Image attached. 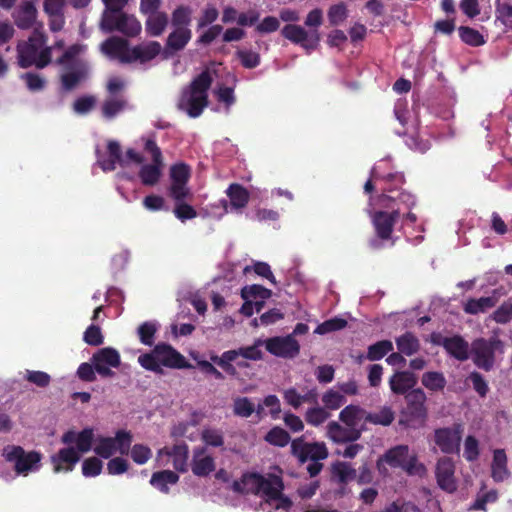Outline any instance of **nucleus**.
<instances>
[{"label": "nucleus", "mask_w": 512, "mask_h": 512, "mask_svg": "<svg viewBox=\"0 0 512 512\" xmlns=\"http://www.w3.org/2000/svg\"><path fill=\"white\" fill-rule=\"evenodd\" d=\"M390 159H382L371 169V177L375 181L383 183L382 193L377 198V203L382 204V198L391 197L392 206H400L411 210L416 204V198L410 192L402 189L406 179L402 172H387Z\"/></svg>", "instance_id": "1"}, {"label": "nucleus", "mask_w": 512, "mask_h": 512, "mask_svg": "<svg viewBox=\"0 0 512 512\" xmlns=\"http://www.w3.org/2000/svg\"><path fill=\"white\" fill-rule=\"evenodd\" d=\"M213 83V78L208 69L203 70L191 83L182 89L177 108L184 111L191 118L199 117L208 106V91Z\"/></svg>", "instance_id": "2"}, {"label": "nucleus", "mask_w": 512, "mask_h": 512, "mask_svg": "<svg viewBox=\"0 0 512 512\" xmlns=\"http://www.w3.org/2000/svg\"><path fill=\"white\" fill-rule=\"evenodd\" d=\"M139 364L146 370L162 374V366L183 369L189 366L185 357L167 343H158L149 353L138 357Z\"/></svg>", "instance_id": "3"}, {"label": "nucleus", "mask_w": 512, "mask_h": 512, "mask_svg": "<svg viewBox=\"0 0 512 512\" xmlns=\"http://www.w3.org/2000/svg\"><path fill=\"white\" fill-rule=\"evenodd\" d=\"M391 197L382 198V204H378L382 210L372 213L371 222L376 235L375 239H371L369 245L373 249L381 248L380 241H389L392 239L394 226L400 218V213L403 207L392 206Z\"/></svg>", "instance_id": "4"}, {"label": "nucleus", "mask_w": 512, "mask_h": 512, "mask_svg": "<svg viewBox=\"0 0 512 512\" xmlns=\"http://www.w3.org/2000/svg\"><path fill=\"white\" fill-rule=\"evenodd\" d=\"M291 454L298 459L300 463L311 460L307 466L310 477H316L322 470L323 464L319 461L328 457V450L323 442L307 443L304 437H298L291 442Z\"/></svg>", "instance_id": "5"}, {"label": "nucleus", "mask_w": 512, "mask_h": 512, "mask_svg": "<svg viewBox=\"0 0 512 512\" xmlns=\"http://www.w3.org/2000/svg\"><path fill=\"white\" fill-rule=\"evenodd\" d=\"M426 399L425 392L420 388L407 393L406 407L401 412L399 424L411 428L423 426L427 419Z\"/></svg>", "instance_id": "6"}, {"label": "nucleus", "mask_w": 512, "mask_h": 512, "mask_svg": "<svg viewBox=\"0 0 512 512\" xmlns=\"http://www.w3.org/2000/svg\"><path fill=\"white\" fill-rule=\"evenodd\" d=\"M504 344L498 336L488 339L478 338L472 343V360L474 364L485 371H490L495 363V353L503 352Z\"/></svg>", "instance_id": "7"}, {"label": "nucleus", "mask_w": 512, "mask_h": 512, "mask_svg": "<svg viewBox=\"0 0 512 512\" xmlns=\"http://www.w3.org/2000/svg\"><path fill=\"white\" fill-rule=\"evenodd\" d=\"M6 462L14 464V470L19 475H27L40 466L42 454L37 451L26 452L18 445H7L2 450Z\"/></svg>", "instance_id": "8"}, {"label": "nucleus", "mask_w": 512, "mask_h": 512, "mask_svg": "<svg viewBox=\"0 0 512 512\" xmlns=\"http://www.w3.org/2000/svg\"><path fill=\"white\" fill-rule=\"evenodd\" d=\"M144 149L151 154L152 163L143 165L139 170V178L143 185H156L161 176L164 167L162 151L156 141L149 138L145 141Z\"/></svg>", "instance_id": "9"}, {"label": "nucleus", "mask_w": 512, "mask_h": 512, "mask_svg": "<svg viewBox=\"0 0 512 512\" xmlns=\"http://www.w3.org/2000/svg\"><path fill=\"white\" fill-rule=\"evenodd\" d=\"M101 28L108 33L118 31L128 37H134L140 33L141 24L134 16L124 12L103 13Z\"/></svg>", "instance_id": "10"}, {"label": "nucleus", "mask_w": 512, "mask_h": 512, "mask_svg": "<svg viewBox=\"0 0 512 512\" xmlns=\"http://www.w3.org/2000/svg\"><path fill=\"white\" fill-rule=\"evenodd\" d=\"M281 35L293 44L300 45L307 50L317 48L321 40L318 30L307 31L304 27L297 24H286L281 30Z\"/></svg>", "instance_id": "11"}, {"label": "nucleus", "mask_w": 512, "mask_h": 512, "mask_svg": "<svg viewBox=\"0 0 512 512\" xmlns=\"http://www.w3.org/2000/svg\"><path fill=\"white\" fill-rule=\"evenodd\" d=\"M264 344L270 354L281 358L292 359L300 352V344L293 335L271 337Z\"/></svg>", "instance_id": "12"}, {"label": "nucleus", "mask_w": 512, "mask_h": 512, "mask_svg": "<svg viewBox=\"0 0 512 512\" xmlns=\"http://www.w3.org/2000/svg\"><path fill=\"white\" fill-rule=\"evenodd\" d=\"M91 362L96 372L102 377H113L115 373L111 368H118L121 364L119 352L112 347L101 348L96 351Z\"/></svg>", "instance_id": "13"}, {"label": "nucleus", "mask_w": 512, "mask_h": 512, "mask_svg": "<svg viewBox=\"0 0 512 512\" xmlns=\"http://www.w3.org/2000/svg\"><path fill=\"white\" fill-rule=\"evenodd\" d=\"M45 44V36L43 34H33L27 42L17 46L18 63L22 68L33 66L36 62L38 51Z\"/></svg>", "instance_id": "14"}, {"label": "nucleus", "mask_w": 512, "mask_h": 512, "mask_svg": "<svg viewBox=\"0 0 512 512\" xmlns=\"http://www.w3.org/2000/svg\"><path fill=\"white\" fill-rule=\"evenodd\" d=\"M455 465L451 458L442 457L436 464V479L438 486L448 492L453 493L457 490V482L454 476Z\"/></svg>", "instance_id": "15"}, {"label": "nucleus", "mask_w": 512, "mask_h": 512, "mask_svg": "<svg viewBox=\"0 0 512 512\" xmlns=\"http://www.w3.org/2000/svg\"><path fill=\"white\" fill-rule=\"evenodd\" d=\"M192 38V31L189 27H178L167 37L162 56L164 59L173 57L177 52L183 50Z\"/></svg>", "instance_id": "16"}, {"label": "nucleus", "mask_w": 512, "mask_h": 512, "mask_svg": "<svg viewBox=\"0 0 512 512\" xmlns=\"http://www.w3.org/2000/svg\"><path fill=\"white\" fill-rule=\"evenodd\" d=\"M434 441L443 453H454L459 449L461 441V428H439L435 430Z\"/></svg>", "instance_id": "17"}, {"label": "nucleus", "mask_w": 512, "mask_h": 512, "mask_svg": "<svg viewBox=\"0 0 512 512\" xmlns=\"http://www.w3.org/2000/svg\"><path fill=\"white\" fill-rule=\"evenodd\" d=\"M365 426L360 428L344 427L336 421H331L327 425V435L334 443H352L361 438L362 432L365 431Z\"/></svg>", "instance_id": "18"}, {"label": "nucleus", "mask_w": 512, "mask_h": 512, "mask_svg": "<svg viewBox=\"0 0 512 512\" xmlns=\"http://www.w3.org/2000/svg\"><path fill=\"white\" fill-rule=\"evenodd\" d=\"M129 43L120 37H110L101 44V51L112 59H118L121 63H129Z\"/></svg>", "instance_id": "19"}, {"label": "nucleus", "mask_w": 512, "mask_h": 512, "mask_svg": "<svg viewBox=\"0 0 512 512\" xmlns=\"http://www.w3.org/2000/svg\"><path fill=\"white\" fill-rule=\"evenodd\" d=\"M80 460V454L74 447H65L51 456L53 470L59 472H71Z\"/></svg>", "instance_id": "20"}, {"label": "nucleus", "mask_w": 512, "mask_h": 512, "mask_svg": "<svg viewBox=\"0 0 512 512\" xmlns=\"http://www.w3.org/2000/svg\"><path fill=\"white\" fill-rule=\"evenodd\" d=\"M70 69L61 75V85L66 91L74 90L88 74L87 64L81 60L74 61Z\"/></svg>", "instance_id": "21"}, {"label": "nucleus", "mask_w": 512, "mask_h": 512, "mask_svg": "<svg viewBox=\"0 0 512 512\" xmlns=\"http://www.w3.org/2000/svg\"><path fill=\"white\" fill-rule=\"evenodd\" d=\"M368 412L359 405H347L339 413V420L350 428H360L367 423Z\"/></svg>", "instance_id": "22"}, {"label": "nucleus", "mask_w": 512, "mask_h": 512, "mask_svg": "<svg viewBox=\"0 0 512 512\" xmlns=\"http://www.w3.org/2000/svg\"><path fill=\"white\" fill-rule=\"evenodd\" d=\"M191 470L198 477L208 476L215 470L214 458L205 455V448L194 449Z\"/></svg>", "instance_id": "23"}, {"label": "nucleus", "mask_w": 512, "mask_h": 512, "mask_svg": "<svg viewBox=\"0 0 512 512\" xmlns=\"http://www.w3.org/2000/svg\"><path fill=\"white\" fill-rule=\"evenodd\" d=\"M409 447L407 445H396L388 449L377 461L378 470L382 471V463L388 464L392 468H401L404 461L407 460Z\"/></svg>", "instance_id": "24"}, {"label": "nucleus", "mask_w": 512, "mask_h": 512, "mask_svg": "<svg viewBox=\"0 0 512 512\" xmlns=\"http://www.w3.org/2000/svg\"><path fill=\"white\" fill-rule=\"evenodd\" d=\"M416 378L409 371H397L389 379L391 391L397 395H406L416 384Z\"/></svg>", "instance_id": "25"}, {"label": "nucleus", "mask_w": 512, "mask_h": 512, "mask_svg": "<svg viewBox=\"0 0 512 512\" xmlns=\"http://www.w3.org/2000/svg\"><path fill=\"white\" fill-rule=\"evenodd\" d=\"M258 481H260V495L265 497L267 501L278 498L280 491L284 490L283 479L276 474L270 473L267 477L258 478Z\"/></svg>", "instance_id": "26"}, {"label": "nucleus", "mask_w": 512, "mask_h": 512, "mask_svg": "<svg viewBox=\"0 0 512 512\" xmlns=\"http://www.w3.org/2000/svg\"><path fill=\"white\" fill-rule=\"evenodd\" d=\"M161 52V45L157 41H151L144 45H136L130 49L129 63L139 61L146 63L153 60Z\"/></svg>", "instance_id": "27"}, {"label": "nucleus", "mask_w": 512, "mask_h": 512, "mask_svg": "<svg viewBox=\"0 0 512 512\" xmlns=\"http://www.w3.org/2000/svg\"><path fill=\"white\" fill-rule=\"evenodd\" d=\"M13 17L18 28L29 29L36 21L37 9L32 1H25L14 12Z\"/></svg>", "instance_id": "28"}, {"label": "nucleus", "mask_w": 512, "mask_h": 512, "mask_svg": "<svg viewBox=\"0 0 512 512\" xmlns=\"http://www.w3.org/2000/svg\"><path fill=\"white\" fill-rule=\"evenodd\" d=\"M444 349L451 357L458 361H466L469 358V344L460 335L448 337L445 341Z\"/></svg>", "instance_id": "29"}, {"label": "nucleus", "mask_w": 512, "mask_h": 512, "mask_svg": "<svg viewBox=\"0 0 512 512\" xmlns=\"http://www.w3.org/2000/svg\"><path fill=\"white\" fill-rule=\"evenodd\" d=\"M107 150L109 157L107 159L98 160V164L103 171L109 172L115 170L116 164L121 166L125 165V161L122 157L121 147L117 141L110 140L107 144Z\"/></svg>", "instance_id": "30"}, {"label": "nucleus", "mask_w": 512, "mask_h": 512, "mask_svg": "<svg viewBox=\"0 0 512 512\" xmlns=\"http://www.w3.org/2000/svg\"><path fill=\"white\" fill-rule=\"evenodd\" d=\"M168 25V16L165 12H156L147 15L145 29L150 36H160Z\"/></svg>", "instance_id": "31"}, {"label": "nucleus", "mask_w": 512, "mask_h": 512, "mask_svg": "<svg viewBox=\"0 0 512 512\" xmlns=\"http://www.w3.org/2000/svg\"><path fill=\"white\" fill-rule=\"evenodd\" d=\"M395 343L398 351L403 353L405 356H412L421 348L419 339L410 331L396 337Z\"/></svg>", "instance_id": "32"}, {"label": "nucleus", "mask_w": 512, "mask_h": 512, "mask_svg": "<svg viewBox=\"0 0 512 512\" xmlns=\"http://www.w3.org/2000/svg\"><path fill=\"white\" fill-rule=\"evenodd\" d=\"M226 193L230 199L231 207L235 210L246 207L250 199L248 190L238 183L229 185Z\"/></svg>", "instance_id": "33"}, {"label": "nucleus", "mask_w": 512, "mask_h": 512, "mask_svg": "<svg viewBox=\"0 0 512 512\" xmlns=\"http://www.w3.org/2000/svg\"><path fill=\"white\" fill-rule=\"evenodd\" d=\"M179 481V475L171 470L158 471L152 474L150 484L162 493H168V484H176Z\"/></svg>", "instance_id": "34"}, {"label": "nucleus", "mask_w": 512, "mask_h": 512, "mask_svg": "<svg viewBox=\"0 0 512 512\" xmlns=\"http://www.w3.org/2000/svg\"><path fill=\"white\" fill-rule=\"evenodd\" d=\"M509 476L507 469V456L503 449H497L493 454L492 477L496 482H501Z\"/></svg>", "instance_id": "35"}, {"label": "nucleus", "mask_w": 512, "mask_h": 512, "mask_svg": "<svg viewBox=\"0 0 512 512\" xmlns=\"http://www.w3.org/2000/svg\"><path fill=\"white\" fill-rule=\"evenodd\" d=\"M496 305V299L494 297H480L478 299L470 298L464 305V311L470 315H477L484 313L487 310L493 308Z\"/></svg>", "instance_id": "36"}, {"label": "nucleus", "mask_w": 512, "mask_h": 512, "mask_svg": "<svg viewBox=\"0 0 512 512\" xmlns=\"http://www.w3.org/2000/svg\"><path fill=\"white\" fill-rule=\"evenodd\" d=\"M395 419V412L389 406H383L379 411L368 412L367 423L373 425L389 426Z\"/></svg>", "instance_id": "37"}, {"label": "nucleus", "mask_w": 512, "mask_h": 512, "mask_svg": "<svg viewBox=\"0 0 512 512\" xmlns=\"http://www.w3.org/2000/svg\"><path fill=\"white\" fill-rule=\"evenodd\" d=\"M173 458V466L180 472H185L188 459V446L185 443L177 444L167 452Z\"/></svg>", "instance_id": "38"}, {"label": "nucleus", "mask_w": 512, "mask_h": 512, "mask_svg": "<svg viewBox=\"0 0 512 512\" xmlns=\"http://www.w3.org/2000/svg\"><path fill=\"white\" fill-rule=\"evenodd\" d=\"M393 348V343L390 340L378 341L368 347L366 358L369 361L380 360L392 352Z\"/></svg>", "instance_id": "39"}, {"label": "nucleus", "mask_w": 512, "mask_h": 512, "mask_svg": "<svg viewBox=\"0 0 512 512\" xmlns=\"http://www.w3.org/2000/svg\"><path fill=\"white\" fill-rule=\"evenodd\" d=\"M333 478L341 484H346L356 477V470L347 462H337L331 468Z\"/></svg>", "instance_id": "40"}, {"label": "nucleus", "mask_w": 512, "mask_h": 512, "mask_svg": "<svg viewBox=\"0 0 512 512\" xmlns=\"http://www.w3.org/2000/svg\"><path fill=\"white\" fill-rule=\"evenodd\" d=\"M237 359V354L234 351H225L222 355L211 356V361L221 367L228 375L235 376L237 374L236 367L232 362Z\"/></svg>", "instance_id": "41"}, {"label": "nucleus", "mask_w": 512, "mask_h": 512, "mask_svg": "<svg viewBox=\"0 0 512 512\" xmlns=\"http://www.w3.org/2000/svg\"><path fill=\"white\" fill-rule=\"evenodd\" d=\"M264 440L277 447H285L292 442L289 433L279 426L271 428L265 435Z\"/></svg>", "instance_id": "42"}, {"label": "nucleus", "mask_w": 512, "mask_h": 512, "mask_svg": "<svg viewBox=\"0 0 512 512\" xmlns=\"http://www.w3.org/2000/svg\"><path fill=\"white\" fill-rule=\"evenodd\" d=\"M460 39L467 45L478 47L485 44L483 35L476 29L469 26H460L458 28Z\"/></svg>", "instance_id": "43"}, {"label": "nucleus", "mask_w": 512, "mask_h": 512, "mask_svg": "<svg viewBox=\"0 0 512 512\" xmlns=\"http://www.w3.org/2000/svg\"><path fill=\"white\" fill-rule=\"evenodd\" d=\"M255 411V405L248 397H236L233 400V414L241 418H249Z\"/></svg>", "instance_id": "44"}, {"label": "nucleus", "mask_w": 512, "mask_h": 512, "mask_svg": "<svg viewBox=\"0 0 512 512\" xmlns=\"http://www.w3.org/2000/svg\"><path fill=\"white\" fill-rule=\"evenodd\" d=\"M304 417L308 424L317 427L323 424L330 417V413L324 406L320 407L316 405L315 407L308 408Z\"/></svg>", "instance_id": "45"}, {"label": "nucleus", "mask_w": 512, "mask_h": 512, "mask_svg": "<svg viewBox=\"0 0 512 512\" xmlns=\"http://www.w3.org/2000/svg\"><path fill=\"white\" fill-rule=\"evenodd\" d=\"M272 295V291L265 288L262 285L253 284L248 285L242 288L241 290V297L244 300H251V299H262L266 300L269 299Z\"/></svg>", "instance_id": "46"}, {"label": "nucleus", "mask_w": 512, "mask_h": 512, "mask_svg": "<svg viewBox=\"0 0 512 512\" xmlns=\"http://www.w3.org/2000/svg\"><path fill=\"white\" fill-rule=\"evenodd\" d=\"M192 9L189 6L180 5L172 12L171 23L174 28L188 27L191 23Z\"/></svg>", "instance_id": "47"}, {"label": "nucleus", "mask_w": 512, "mask_h": 512, "mask_svg": "<svg viewBox=\"0 0 512 512\" xmlns=\"http://www.w3.org/2000/svg\"><path fill=\"white\" fill-rule=\"evenodd\" d=\"M94 452L101 458L109 459L116 453V446L112 437L100 436L97 439V443L94 447Z\"/></svg>", "instance_id": "48"}, {"label": "nucleus", "mask_w": 512, "mask_h": 512, "mask_svg": "<svg viewBox=\"0 0 512 512\" xmlns=\"http://www.w3.org/2000/svg\"><path fill=\"white\" fill-rule=\"evenodd\" d=\"M322 402L327 410H337L346 403V398L341 392L329 389L322 395Z\"/></svg>", "instance_id": "49"}, {"label": "nucleus", "mask_w": 512, "mask_h": 512, "mask_svg": "<svg viewBox=\"0 0 512 512\" xmlns=\"http://www.w3.org/2000/svg\"><path fill=\"white\" fill-rule=\"evenodd\" d=\"M422 384L431 391H440L444 389L446 380L440 372H426L422 376Z\"/></svg>", "instance_id": "50"}, {"label": "nucleus", "mask_w": 512, "mask_h": 512, "mask_svg": "<svg viewBox=\"0 0 512 512\" xmlns=\"http://www.w3.org/2000/svg\"><path fill=\"white\" fill-rule=\"evenodd\" d=\"M94 441V430L93 428H84L82 431L77 433L76 439V450L78 453H87L91 450Z\"/></svg>", "instance_id": "51"}, {"label": "nucleus", "mask_w": 512, "mask_h": 512, "mask_svg": "<svg viewBox=\"0 0 512 512\" xmlns=\"http://www.w3.org/2000/svg\"><path fill=\"white\" fill-rule=\"evenodd\" d=\"M495 15L505 26L512 24V1L495 0Z\"/></svg>", "instance_id": "52"}, {"label": "nucleus", "mask_w": 512, "mask_h": 512, "mask_svg": "<svg viewBox=\"0 0 512 512\" xmlns=\"http://www.w3.org/2000/svg\"><path fill=\"white\" fill-rule=\"evenodd\" d=\"M156 332L157 326L151 321L142 323L137 329L140 342L147 346H152L154 344Z\"/></svg>", "instance_id": "53"}, {"label": "nucleus", "mask_w": 512, "mask_h": 512, "mask_svg": "<svg viewBox=\"0 0 512 512\" xmlns=\"http://www.w3.org/2000/svg\"><path fill=\"white\" fill-rule=\"evenodd\" d=\"M171 183L187 184L190 179V167L185 163H177L170 167Z\"/></svg>", "instance_id": "54"}, {"label": "nucleus", "mask_w": 512, "mask_h": 512, "mask_svg": "<svg viewBox=\"0 0 512 512\" xmlns=\"http://www.w3.org/2000/svg\"><path fill=\"white\" fill-rule=\"evenodd\" d=\"M327 16L329 23L332 26H337L343 23L348 17V10L346 4L341 2L330 6Z\"/></svg>", "instance_id": "55"}, {"label": "nucleus", "mask_w": 512, "mask_h": 512, "mask_svg": "<svg viewBox=\"0 0 512 512\" xmlns=\"http://www.w3.org/2000/svg\"><path fill=\"white\" fill-rule=\"evenodd\" d=\"M126 106V101L123 98L107 99L102 104V115L107 119L114 118Z\"/></svg>", "instance_id": "56"}, {"label": "nucleus", "mask_w": 512, "mask_h": 512, "mask_svg": "<svg viewBox=\"0 0 512 512\" xmlns=\"http://www.w3.org/2000/svg\"><path fill=\"white\" fill-rule=\"evenodd\" d=\"M347 321L343 318L334 317L332 319L326 320L323 323L319 324L314 333L324 335L330 332L338 331L347 326Z\"/></svg>", "instance_id": "57"}, {"label": "nucleus", "mask_w": 512, "mask_h": 512, "mask_svg": "<svg viewBox=\"0 0 512 512\" xmlns=\"http://www.w3.org/2000/svg\"><path fill=\"white\" fill-rule=\"evenodd\" d=\"M236 56L242 66L247 69L256 68L261 62L260 54L252 50L240 49L236 52Z\"/></svg>", "instance_id": "58"}, {"label": "nucleus", "mask_w": 512, "mask_h": 512, "mask_svg": "<svg viewBox=\"0 0 512 512\" xmlns=\"http://www.w3.org/2000/svg\"><path fill=\"white\" fill-rule=\"evenodd\" d=\"M112 440H114L116 452L118 451L122 455L128 454L132 443V434L130 431L118 430L115 433V437H112Z\"/></svg>", "instance_id": "59"}, {"label": "nucleus", "mask_w": 512, "mask_h": 512, "mask_svg": "<svg viewBox=\"0 0 512 512\" xmlns=\"http://www.w3.org/2000/svg\"><path fill=\"white\" fill-rule=\"evenodd\" d=\"M24 379L40 388L49 386L51 377L43 371L26 370Z\"/></svg>", "instance_id": "60"}, {"label": "nucleus", "mask_w": 512, "mask_h": 512, "mask_svg": "<svg viewBox=\"0 0 512 512\" xmlns=\"http://www.w3.org/2000/svg\"><path fill=\"white\" fill-rule=\"evenodd\" d=\"M83 340L90 346H100L104 342L101 328L91 324L84 332Z\"/></svg>", "instance_id": "61"}, {"label": "nucleus", "mask_w": 512, "mask_h": 512, "mask_svg": "<svg viewBox=\"0 0 512 512\" xmlns=\"http://www.w3.org/2000/svg\"><path fill=\"white\" fill-rule=\"evenodd\" d=\"M103 463L97 457H90L83 461L82 473L85 477H95L102 472Z\"/></svg>", "instance_id": "62"}, {"label": "nucleus", "mask_w": 512, "mask_h": 512, "mask_svg": "<svg viewBox=\"0 0 512 512\" xmlns=\"http://www.w3.org/2000/svg\"><path fill=\"white\" fill-rule=\"evenodd\" d=\"M96 105V98L93 95H86L77 98L73 103V110L77 114H87L89 113Z\"/></svg>", "instance_id": "63"}, {"label": "nucleus", "mask_w": 512, "mask_h": 512, "mask_svg": "<svg viewBox=\"0 0 512 512\" xmlns=\"http://www.w3.org/2000/svg\"><path fill=\"white\" fill-rule=\"evenodd\" d=\"M131 458L132 460L139 465H143L152 457L151 449L143 444H135L131 448Z\"/></svg>", "instance_id": "64"}]
</instances>
